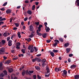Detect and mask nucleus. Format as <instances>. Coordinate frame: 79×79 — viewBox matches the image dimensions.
Here are the masks:
<instances>
[{
  "label": "nucleus",
  "instance_id": "f257e3e1",
  "mask_svg": "<svg viewBox=\"0 0 79 79\" xmlns=\"http://www.w3.org/2000/svg\"><path fill=\"white\" fill-rule=\"evenodd\" d=\"M62 72L63 73L61 74V75L63 77H66L67 76V71L66 70H64L63 71H62L61 72V73H62Z\"/></svg>",
  "mask_w": 79,
  "mask_h": 79
},
{
  "label": "nucleus",
  "instance_id": "f03ea898",
  "mask_svg": "<svg viewBox=\"0 0 79 79\" xmlns=\"http://www.w3.org/2000/svg\"><path fill=\"white\" fill-rule=\"evenodd\" d=\"M5 50L4 48H2L0 49V54H5Z\"/></svg>",
  "mask_w": 79,
  "mask_h": 79
},
{
  "label": "nucleus",
  "instance_id": "7ed1b4c3",
  "mask_svg": "<svg viewBox=\"0 0 79 79\" xmlns=\"http://www.w3.org/2000/svg\"><path fill=\"white\" fill-rule=\"evenodd\" d=\"M62 69L61 68H56L55 69V71L56 72H58V71H61V70Z\"/></svg>",
  "mask_w": 79,
  "mask_h": 79
},
{
  "label": "nucleus",
  "instance_id": "20e7f679",
  "mask_svg": "<svg viewBox=\"0 0 79 79\" xmlns=\"http://www.w3.org/2000/svg\"><path fill=\"white\" fill-rule=\"evenodd\" d=\"M43 25H42L40 24L39 26L38 27V30L39 31V32L41 31V27H42Z\"/></svg>",
  "mask_w": 79,
  "mask_h": 79
},
{
  "label": "nucleus",
  "instance_id": "39448f33",
  "mask_svg": "<svg viewBox=\"0 0 79 79\" xmlns=\"http://www.w3.org/2000/svg\"><path fill=\"white\" fill-rule=\"evenodd\" d=\"M11 63V60H6L5 63V64H9L10 63Z\"/></svg>",
  "mask_w": 79,
  "mask_h": 79
},
{
  "label": "nucleus",
  "instance_id": "423d86ee",
  "mask_svg": "<svg viewBox=\"0 0 79 79\" xmlns=\"http://www.w3.org/2000/svg\"><path fill=\"white\" fill-rule=\"evenodd\" d=\"M34 47V45H30L28 47V49L29 50H31V48H33Z\"/></svg>",
  "mask_w": 79,
  "mask_h": 79
},
{
  "label": "nucleus",
  "instance_id": "0eeeda50",
  "mask_svg": "<svg viewBox=\"0 0 79 79\" xmlns=\"http://www.w3.org/2000/svg\"><path fill=\"white\" fill-rule=\"evenodd\" d=\"M39 30H36V33L37 35H38L39 36H41V35H42V34L41 33H39Z\"/></svg>",
  "mask_w": 79,
  "mask_h": 79
},
{
  "label": "nucleus",
  "instance_id": "6e6552de",
  "mask_svg": "<svg viewBox=\"0 0 79 79\" xmlns=\"http://www.w3.org/2000/svg\"><path fill=\"white\" fill-rule=\"evenodd\" d=\"M8 71L9 73H12L13 71V69L12 68H10L8 69Z\"/></svg>",
  "mask_w": 79,
  "mask_h": 79
},
{
  "label": "nucleus",
  "instance_id": "1a4fd4ad",
  "mask_svg": "<svg viewBox=\"0 0 79 79\" xmlns=\"http://www.w3.org/2000/svg\"><path fill=\"white\" fill-rule=\"evenodd\" d=\"M29 28L30 31H34L33 30V27L32 26V25H30L29 27Z\"/></svg>",
  "mask_w": 79,
  "mask_h": 79
},
{
  "label": "nucleus",
  "instance_id": "9d476101",
  "mask_svg": "<svg viewBox=\"0 0 79 79\" xmlns=\"http://www.w3.org/2000/svg\"><path fill=\"white\" fill-rule=\"evenodd\" d=\"M74 77L75 79H79V75H76L74 76Z\"/></svg>",
  "mask_w": 79,
  "mask_h": 79
},
{
  "label": "nucleus",
  "instance_id": "9b49d317",
  "mask_svg": "<svg viewBox=\"0 0 79 79\" xmlns=\"http://www.w3.org/2000/svg\"><path fill=\"white\" fill-rule=\"evenodd\" d=\"M76 67V65H72L71 66L70 68L71 69H73V68H75Z\"/></svg>",
  "mask_w": 79,
  "mask_h": 79
},
{
  "label": "nucleus",
  "instance_id": "f8f14e48",
  "mask_svg": "<svg viewBox=\"0 0 79 79\" xmlns=\"http://www.w3.org/2000/svg\"><path fill=\"white\" fill-rule=\"evenodd\" d=\"M70 50H71V49L69 48H67L66 49V53H69V52H70Z\"/></svg>",
  "mask_w": 79,
  "mask_h": 79
},
{
  "label": "nucleus",
  "instance_id": "ddd939ff",
  "mask_svg": "<svg viewBox=\"0 0 79 79\" xmlns=\"http://www.w3.org/2000/svg\"><path fill=\"white\" fill-rule=\"evenodd\" d=\"M43 37L45 39L46 38V37H47V33H44L42 34Z\"/></svg>",
  "mask_w": 79,
  "mask_h": 79
},
{
  "label": "nucleus",
  "instance_id": "4468645a",
  "mask_svg": "<svg viewBox=\"0 0 79 79\" xmlns=\"http://www.w3.org/2000/svg\"><path fill=\"white\" fill-rule=\"evenodd\" d=\"M50 54L52 57H53L54 56H55V54H54V52H50Z\"/></svg>",
  "mask_w": 79,
  "mask_h": 79
},
{
  "label": "nucleus",
  "instance_id": "2eb2a0df",
  "mask_svg": "<svg viewBox=\"0 0 79 79\" xmlns=\"http://www.w3.org/2000/svg\"><path fill=\"white\" fill-rule=\"evenodd\" d=\"M35 68L36 69H37V70H38V71H39V70H40V67L38 66H35Z\"/></svg>",
  "mask_w": 79,
  "mask_h": 79
},
{
  "label": "nucleus",
  "instance_id": "dca6fc26",
  "mask_svg": "<svg viewBox=\"0 0 79 79\" xmlns=\"http://www.w3.org/2000/svg\"><path fill=\"white\" fill-rule=\"evenodd\" d=\"M69 45V44L68 43H67L64 44V47H67Z\"/></svg>",
  "mask_w": 79,
  "mask_h": 79
},
{
  "label": "nucleus",
  "instance_id": "f3484780",
  "mask_svg": "<svg viewBox=\"0 0 79 79\" xmlns=\"http://www.w3.org/2000/svg\"><path fill=\"white\" fill-rule=\"evenodd\" d=\"M21 33L19 32V31L18 32V36L19 37V38H20L21 37Z\"/></svg>",
  "mask_w": 79,
  "mask_h": 79
},
{
  "label": "nucleus",
  "instance_id": "a211bd4d",
  "mask_svg": "<svg viewBox=\"0 0 79 79\" xmlns=\"http://www.w3.org/2000/svg\"><path fill=\"white\" fill-rule=\"evenodd\" d=\"M27 14H29L31 15V14H32V11H31L30 10H28L27 12Z\"/></svg>",
  "mask_w": 79,
  "mask_h": 79
},
{
  "label": "nucleus",
  "instance_id": "6ab92c4d",
  "mask_svg": "<svg viewBox=\"0 0 79 79\" xmlns=\"http://www.w3.org/2000/svg\"><path fill=\"white\" fill-rule=\"evenodd\" d=\"M50 28H49V27H47V29L46 28L45 29V31H46V32H49V31H50Z\"/></svg>",
  "mask_w": 79,
  "mask_h": 79
},
{
  "label": "nucleus",
  "instance_id": "aec40b11",
  "mask_svg": "<svg viewBox=\"0 0 79 79\" xmlns=\"http://www.w3.org/2000/svg\"><path fill=\"white\" fill-rule=\"evenodd\" d=\"M11 12V10L10 9L6 10V13H7V14H9V13H10Z\"/></svg>",
  "mask_w": 79,
  "mask_h": 79
},
{
  "label": "nucleus",
  "instance_id": "412c9836",
  "mask_svg": "<svg viewBox=\"0 0 79 79\" xmlns=\"http://www.w3.org/2000/svg\"><path fill=\"white\" fill-rule=\"evenodd\" d=\"M46 70L47 71V73H50V69H49V68H46Z\"/></svg>",
  "mask_w": 79,
  "mask_h": 79
},
{
  "label": "nucleus",
  "instance_id": "4be33fe9",
  "mask_svg": "<svg viewBox=\"0 0 79 79\" xmlns=\"http://www.w3.org/2000/svg\"><path fill=\"white\" fill-rule=\"evenodd\" d=\"M25 51H26V49H21V51L23 54L25 53Z\"/></svg>",
  "mask_w": 79,
  "mask_h": 79
},
{
  "label": "nucleus",
  "instance_id": "5701e85b",
  "mask_svg": "<svg viewBox=\"0 0 79 79\" xmlns=\"http://www.w3.org/2000/svg\"><path fill=\"white\" fill-rule=\"evenodd\" d=\"M59 40L60 42H63V39L62 38H59Z\"/></svg>",
  "mask_w": 79,
  "mask_h": 79
},
{
  "label": "nucleus",
  "instance_id": "b1692460",
  "mask_svg": "<svg viewBox=\"0 0 79 79\" xmlns=\"http://www.w3.org/2000/svg\"><path fill=\"white\" fill-rule=\"evenodd\" d=\"M25 74H26V71H23L22 73V75L23 76H24V75H25Z\"/></svg>",
  "mask_w": 79,
  "mask_h": 79
},
{
  "label": "nucleus",
  "instance_id": "393cba45",
  "mask_svg": "<svg viewBox=\"0 0 79 79\" xmlns=\"http://www.w3.org/2000/svg\"><path fill=\"white\" fill-rule=\"evenodd\" d=\"M14 24L16 26V27H18L19 25V23H15Z\"/></svg>",
  "mask_w": 79,
  "mask_h": 79
},
{
  "label": "nucleus",
  "instance_id": "a878e982",
  "mask_svg": "<svg viewBox=\"0 0 79 79\" xmlns=\"http://www.w3.org/2000/svg\"><path fill=\"white\" fill-rule=\"evenodd\" d=\"M3 73L5 75H7V71L6 70L3 71Z\"/></svg>",
  "mask_w": 79,
  "mask_h": 79
},
{
  "label": "nucleus",
  "instance_id": "bb28decb",
  "mask_svg": "<svg viewBox=\"0 0 79 79\" xmlns=\"http://www.w3.org/2000/svg\"><path fill=\"white\" fill-rule=\"evenodd\" d=\"M54 53H56L57 52H58V50H55V49H54L52 51Z\"/></svg>",
  "mask_w": 79,
  "mask_h": 79
},
{
  "label": "nucleus",
  "instance_id": "cd10ccee",
  "mask_svg": "<svg viewBox=\"0 0 79 79\" xmlns=\"http://www.w3.org/2000/svg\"><path fill=\"white\" fill-rule=\"evenodd\" d=\"M26 74V75H29V71L28 70H27L25 72Z\"/></svg>",
  "mask_w": 79,
  "mask_h": 79
},
{
  "label": "nucleus",
  "instance_id": "c85d7f7f",
  "mask_svg": "<svg viewBox=\"0 0 79 79\" xmlns=\"http://www.w3.org/2000/svg\"><path fill=\"white\" fill-rule=\"evenodd\" d=\"M34 52V48H31L30 50V52L31 53H33Z\"/></svg>",
  "mask_w": 79,
  "mask_h": 79
},
{
  "label": "nucleus",
  "instance_id": "c756f323",
  "mask_svg": "<svg viewBox=\"0 0 79 79\" xmlns=\"http://www.w3.org/2000/svg\"><path fill=\"white\" fill-rule=\"evenodd\" d=\"M34 48L35 49V52H37V48H36V47H34Z\"/></svg>",
  "mask_w": 79,
  "mask_h": 79
},
{
  "label": "nucleus",
  "instance_id": "7c9ffc66",
  "mask_svg": "<svg viewBox=\"0 0 79 79\" xmlns=\"http://www.w3.org/2000/svg\"><path fill=\"white\" fill-rule=\"evenodd\" d=\"M35 5H33V6H32V10H35Z\"/></svg>",
  "mask_w": 79,
  "mask_h": 79
},
{
  "label": "nucleus",
  "instance_id": "2f4dec72",
  "mask_svg": "<svg viewBox=\"0 0 79 79\" xmlns=\"http://www.w3.org/2000/svg\"><path fill=\"white\" fill-rule=\"evenodd\" d=\"M35 59L36 61H37L38 62H39V61H40V59L39 58L35 57Z\"/></svg>",
  "mask_w": 79,
  "mask_h": 79
},
{
  "label": "nucleus",
  "instance_id": "473e14b6",
  "mask_svg": "<svg viewBox=\"0 0 79 79\" xmlns=\"http://www.w3.org/2000/svg\"><path fill=\"white\" fill-rule=\"evenodd\" d=\"M6 20V18H3L0 20V21H5Z\"/></svg>",
  "mask_w": 79,
  "mask_h": 79
},
{
  "label": "nucleus",
  "instance_id": "72a5a7b5",
  "mask_svg": "<svg viewBox=\"0 0 79 79\" xmlns=\"http://www.w3.org/2000/svg\"><path fill=\"white\" fill-rule=\"evenodd\" d=\"M57 44H58L57 42H55V43L54 44L53 46L54 47H56V46H57Z\"/></svg>",
  "mask_w": 79,
  "mask_h": 79
},
{
  "label": "nucleus",
  "instance_id": "f704fd0d",
  "mask_svg": "<svg viewBox=\"0 0 79 79\" xmlns=\"http://www.w3.org/2000/svg\"><path fill=\"white\" fill-rule=\"evenodd\" d=\"M34 35L31 34V35H30L29 37H30V38H32V37H34Z\"/></svg>",
  "mask_w": 79,
  "mask_h": 79
},
{
  "label": "nucleus",
  "instance_id": "c9c22d12",
  "mask_svg": "<svg viewBox=\"0 0 79 79\" xmlns=\"http://www.w3.org/2000/svg\"><path fill=\"white\" fill-rule=\"evenodd\" d=\"M7 2H5V3H4L3 5H2V6H6V5H7Z\"/></svg>",
  "mask_w": 79,
  "mask_h": 79
},
{
  "label": "nucleus",
  "instance_id": "e433bc0d",
  "mask_svg": "<svg viewBox=\"0 0 79 79\" xmlns=\"http://www.w3.org/2000/svg\"><path fill=\"white\" fill-rule=\"evenodd\" d=\"M3 35L4 37H6L7 36V34L5 32L3 34Z\"/></svg>",
  "mask_w": 79,
  "mask_h": 79
},
{
  "label": "nucleus",
  "instance_id": "4c0bfd02",
  "mask_svg": "<svg viewBox=\"0 0 79 79\" xmlns=\"http://www.w3.org/2000/svg\"><path fill=\"white\" fill-rule=\"evenodd\" d=\"M21 43H17L16 44V46H19V45H20Z\"/></svg>",
  "mask_w": 79,
  "mask_h": 79
},
{
  "label": "nucleus",
  "instance_id": "58836bf2",
  "mask_svg": "<svg viewBox=\"0 0 79 79\" xmlns=\"http://www.w3.org/2000/svg\"><path fill=\"white\" fill-rule=\"evenodd\" d=\"M32 62L33 63H34V62H35L36 61V59H35H35H32Z\"/></svg>",
  "mask_w": 79,
  "mask_h": 79
},
{
  "label": "nucleus",
  "instance_id": "ea45409f",
  "mask_svg": "<svg viewBox=\"0 0 79 79\" xmlns=\"http://www.w3.org/2000/svg\"><path fill=\"white\" fill-rule=\"evenodd\" d=\"M42 61L43 62L45 63L46 62V59H42Z\"/></svg>",
  "mask_w": 79,
  "mask_h": 79
},
{
  "label": "nucleus",
  "instance_id": "a19ab883",
  "mask_svg": "<svg viewBox=\"0 0 79 79\" xmlns=\"http://www.w3.org/2000/svg\"><path fill=\"white\" fill-rule=\"evenodd\" d=\"M45 77H48L49 76H50V74H48V75L45 74Z\"/></svg>",
  "mask_w": 79,
  "mask_h": 79
},
{
  "label": "nucleus",
  "instance_id": "79ce46f5",
  "mask_svg": "<svg viewBox=\"0 0 79 79\" xmlns=\"http://www.w3.org/2000/svg\"><path fill=\"white\" fill-rule=\"evenodd\" d=\"M29 73L30 74H32L34 73V71L31 70V71H29Z\"/></svg>",
  "mask_w": 79,
  "mask_h": 79
},
{
  "label": "nucleus",
  "instance_id": "37998d69",
  "mask_svg": "<svg viewBox=\"0 0 79 79\" xmlns=\"http://www.w3.org/2000/svg\"><path fill=\"white\" fill-rule=\"evenodd\" d=\"M13 17H11L10 19V22L11 23L12 22V21H13Z\"/></svg>",
  "mask_w": 79,
  "mask_h": 79
},
{
  "label": "nucleus",
  "instance_id": "c03bdc74",
  "mask_svg": "<svg viewBox=\"0 0 79 79\" xmlns=\"http://www.w3.org/2000/svg\"><path fill=\"white\" fill-rule=\"evenodd\" d=\"M33 79H36V75H34L33 76Z\"/></svg>",
  "mask_w": 79,
  "mask_h": 79
},
{
  "label": "nucleus",
  "instance_id": "a18cd8bd",
  "mask_svg": "<svg viewBox=\"0 0 79 79\" xmlns=\"http://www.w3.org/2000/svg\"><path fill=\"white\" fill-rule=\"evenodd\" d=\"M35 24L37 25V26H38V25H39V22H36L35 23Z\"/></svg>",
  "mask_w": 79,
  "mask_h": 79
},
{
  "label": "nucleus",
  "instance_id": "49530a36",
  "mask_svg": "<svg viewBox=\"0 0 79 79\" xmlns=\"http://www.w3.org/2000/svg\"><path fill=\"white\" fill-rule=\"evenodd\" d=\"M50 42H51V40H46V42H47V43H50Z\"/></svg>",
  "mask_w": 79,
  "mask_h": 79
},
{
  "label": "nucleus",
  "instance_id": "de8ad7c7",
  "mask_svg": "<svg viewBox=\"0 0 79 79\" xmlns=\"http://www.w3.org/2000/svg\"><path fill=\"white\" fill-rule=\"evenodd\" d=\"M4 76V74L3 73H2L0 75V77H3Z\"/></svg>",
  "mask_w": 79,
  "mask_h": 79
},
{
  "label": "nucleus",
  "instance_id": "09e8293b",
  "mask_svg": "<svg viewBox=\"0 0 79 79\" xmlns=\"http://www.w3.org/2000/svg\"><path fill=\"white\" fill-rule=\"evenodd\" d=\"M2 44H5V40H2Z\"/></svg>",
  "mask_w": 79,
  "mask_h": 79
},
{
  "label": "nucleus",
  "instance_id": "8fccbe9b",
  "mask_svg": "<svg viewBox=\"0 0 79 79\" xmlns=\"http://www.w3.org/2000/svg\"><path fill=\"white\" fill-rule=\"evenodd\" d=\"M31 41V39L30 38H29L28 39V42H29L30 41Z\"/></svg>",
  "mask_w": 79,
  "mask_h": 79
},
{
  "label": "nucleus",
  "instance_id": "3c124183",
  "mask_svg": "<svg viewBox=\"0 0 79 79\" xmlns=\"http://www.w3.org/2000/svg\"><path fill=\"white\" fill-rule=\"evenodd\" d=\"M4 24V22H0V26H1L2 24Z\"/></svg>",
  "mask_w": 79,
  "mask_h": 79
},
{
  "label": "nucleus",
  "instance_id": "603ef678",
  "mask_svg": "<svg viewBox=\"0 0 79 79\" xmlns=\"http://www.w3.org/2000/svg\"><path fill=\"white\" fill-rule=\"evenodd\" d=\"M37 78L39 79H41V77L39 75H37Z\"/></svg>",
  "mask_w": 79,
  "mask_h": 79
},
{
  "label": "nucleus",
  "instance_id": "864d4df0",
  "mask_svg": "<svg viewBox=\"0 0 79 79\" xmlns=\"http://www.w3.org/2000/svg\"><path fill=\"white\" fill-rule=\"evenodd\" d=\"M5 9L4 7H3V8L1 9V11H5Z\"/></svg>",
  "mask_w": 79,
  "mask_h": 79
},
{
  "label": "nucleus",
  "instance_id": "5fc2aeb1",
  "mask_svg": "<svg viewBox=\"0 0 79 79\" xmlns=\"http://www.w3.org/2000/svg\"><path fill=\"white\" fill-rule=\"evenodd\" d=\"M73 56V54H70L69 55V57H71V56Z\"/></svg>",
  "mask_w": 79,
  "mask_h": 79
},
{
  "label": "nucleus",
  "instance_id": "6e6d98bb",
  "mask_svg": "<svg viewBox=\"0 0 79 79\" xmlns=\"http://www.w3.org/2000/svg\"><path fill=\"white\" fill-rule=\"evenodd\" d=\"M43 63L42 64V66L43 67H44V65H45V62H43Z\"/></svg>",
  "mask_w": 79,
  "mask_h": 79
},
{
  "label": "nucleus",
  "instance_id": "4d7b16f0",
  "mask_svg": "<svg viewBox=\"0 0 79 79\" xmlns=\"http://www.w3.org/2000/svg\"><path fill=\"white\" fill-rule=\"evenodd\" d=\"M35 31H32V32L31 33V34L32 35H34V34L35 33Z\"/></svg>",
  "mask_w": 79,
  "mask_h": 79
},
{
  "label": "nucleus",
  "instance_id": "13d9d810",
  "mask_svg": "<svg viewBox=\"0 0 79 79\" xmlns=\"http://www.w3.org/2000/svg\"><path fill=\"white\" fill-rule=\"evenodd\" d=\"M54 42H58V43H59V40H55Z\"/></svg>",
  "mask_w": 79,
  "mask_h": 79
},
{
  "label": "nucleus",
  "instance_id": "bf43d9fd",
  "mask_svg": "<svg viewBox=\"0 0 79 79\" xmlns=\"http://www.w3.org/2000/svg\"><path fill=\"white\" fill-rule=\"evenodd\" d=\"M12 42V41L11 40H10L8 41V44H11Z\"/></svg>",
  "mask_w": 79,
  "mask_h": 79
},
{
  "label": "nucleus",
  "instance_id": "052dcab7",
  "mask_svg": "<svg viewBox=\"0 0 79 79\" xmlns=\"http://www.w3.org/2000/svg\"><path fill=\"white\" fill-rule=\"evenodd\" d=\"M25 3H28L29 1H28V0H25Z\"/></svg>",
  "mask_w": 79,
  "mask_h": 79
},
{
  "label": "nucleus",
  "instance_id": "680f3d73",
  "mask_svg": "<svg viewBox=\"0 0 79 79\" xmlns=\"http://www.w3.org/2000/svg\"><path fill=\"white\" fill-rule=\"evenodd\" d=\"M41 54H37L36 55V56H37V57H39V56H41Z\"/></svg>",
  "mask_w": 79,
  "mask_h": 79
},
{
  "label": "nucleus",
  "instance_id": "e2e57ef3",
  "mask_svg": "<svg viewBox=\"0 0 79 79\" xmlns=\"http://www.w3.org/2000/svg\"><path fill=\"white\" fill-rule=\"evenodd\" d=\"M18 58L17 57V58H13V60H18Z\"/></svg>",
  "mask_w": 79,
  "mask_h": 79
},
{
  "label": "nucleus",
  "instance_id": "0e129e2a",
  "mask_svg": "<svg viewBox=\"0 0 79 79\" xmlns=\"http://www.w3.org/2000/svg\"><path fill=\"white\" fill-rule=\"evenodd\" d=\"M3 58L4 60H6V59H7V57H6L5 56H4Z\"/></svg>",
  "mask_w": 79,
  "mask_h": 79
},
{
  "label": "nucleus",
  "instance_id": "69168bd1",
  "mask_svg": "<svg viewBox=\"0 0 79 79\" xmlns=\"http://www.w3.org/2000/svg\"><path fill=\"white\" fill-rule=\"evenodd\" d=\"M10 39V37H8L7 38V41H9V40Z\"/></svg>",
  "mask_w": 79,
  "mask_h": 79
},
{
  "label": "nucleus",
  "instance_id": "338daca9",
  "mask_svg": "<svg viewBox=\"0 0 79 79\" xmlns=\"http://www.w3.org/2000/svg\"><path fill=\"white\" fill-rule=\"evenodd\" d=\"M28 19V18H27V17H26L25 18H24V21H26Z\"/></svg>",
  "mask_w": 79,
  "mask_h": 79
},
{
  "label": "nucleus",
  "instance_id": "774afa93",
  "mask_svg": "<svg viewBox=\"0 0 79 79\" xmlns=\"http://www.w3.org/2000/svg\"><path fill=\"white\" fill-rule=\"evenodd\" d=\"M68 61L69 63H70V62H71V59H70L69 58L68 59Z\"/></svg>",
  "mask_w": 79,
  "mask_h": 79
}]
</instances>
